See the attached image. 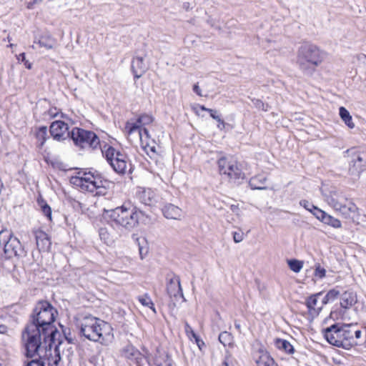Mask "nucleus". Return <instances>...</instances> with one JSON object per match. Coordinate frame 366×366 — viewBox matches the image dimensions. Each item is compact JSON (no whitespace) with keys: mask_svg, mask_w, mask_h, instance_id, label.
I'll return each instance as SVG.
<instances>
[{"mask_svg":"<svg viewBox=\"0 0 366 366\" xmlns=\"http://www.w3.org/2000/svg\"><path fill=\"white\" fill-rule=\"evenodd\" d=\"M331 302L330 300L327 297V294L324 296V297L321 300L320 305L323 307L327 305L328 302Z\"/></svg>","mask_w":366,"mask_h":366,"instance_id":"5fc2aeb1","label":"nucleus"},{"mask_svg":"<svg viewBox=\"0 0 366 366\" xmlns=\"http://www.w3.org/2000/svg\"><path fill=\"white\" fill-rule=\"evenodd\" d=\"M340 116L349 128L352 129L355 127V124L352 122L350 112L343 107L340 108Z\"/></svg>","mask_w":366,"mask_h":366,"instance_id":"c85d7f7f","label":"nucleus"},{"mask_svg":"<svg viewBox=\"0 0 366 366\" xmlns=\"http://www.w3.org/2000/svg\"><path fill=\"white\" fill-rule=\"evenodd\" d=\"M64 333L65 338L66 339V340L68 341L69 343H74V338H73L71 336V333L70 332H69V334H66L65 332V331H64Z\"/></svg>","mask_w":366,"mask_h":366,"instance_id":"864d4df0","label":"nucleus"},{"mask_svg":"<svg viewBox=\"0 0 366 366\" xmlns=\"http://www.w3.org/2000/svg\"><path fill=\"white\" fill-rule=\"evenodd\" d=\"M36 136V138H37L38 141L39 142V147L40 148H41L44 146V143H45V142L46 140V136H47V128H46V127H41L38 129Z\"/></svg>","mask_w":366,"mask_h":366,"instance_id":"72a5a7b5","label":"nucleus"},{"mask_svg":"<svg viewBox=\"0 0 366 366\" xmlns=\"http://www.w3.org/2000/svg\"><path fill=\"white\" fill-rule=\"evenodd\" d=\"M24 65L25 66L29 69H31V64L28 61V60H26L24 61Z\"/></svg>","mask_w":366,"mask_h":366,"instance_id":"052dcab7","label":"nucleus"},{"mask_svg":"<svg viewBox=\"0 0 366 366\" xmlns=\"http://www.w3.org/2000/svg\"><path fill=\"white\" fill-rule=\"evenodd\" d=\"M230 209L232 211V212H234V214H236L237 215L239 214V212L240 209H239L238 204H232L230 206Z\"/></svg>","mask_w":366,"mask_h":366,"instance_id":"603ef678","label":"nucleus"},{"mask_svg":"<svg viewBox=\"0 0 366 366\" xmlns=\"http://www.w3.org/2000/svg\"><path fill=\"white\" fill-rule=\"evenodd\" d=\"M300 205L303 207L306 210L312 213L315 217V214H317V211H320L321 209L315 206L312 203L306 199H302L300 201Z\"/></svg>","mask_w":366,"mask_h":366,"instance_id":"473e14b6","label":"nucleus"},{"mask_svg":"<svg viewBox=\"0 0 366 366\" xmlns=\"http://www.w3.org/2000/svg\"><path fill=\"white\" fill-rule=\"evenodd\" d=\"M21 337L27 358L24 366H31L33 363L37 364V366L58 365L61 357L56 353L58 345L56 344V337L44 335L36 325L29 324L25 327Z\"/></svg>","mask_w":366,"mask_h":366,"instance_id":"f257e3e1","label":"nucleus"},{"mask_svg":"<svg viewBox=\"0 0 366 366\" xmlns=\"http://www.w3.org/2000/svg\"><path fill=\"white\" fill-rule=\"evenodd\" d=\"M357 302V295L352 290L345 291L340 295V306L344 309L352 307Z\"/></svg>","mask_w":366,"mask_h":366,"instance_id":"4be33fe9","label":"nucleus"},{"mask_svg":"<svg viewBox=\"0 0 366 366\" xmlns=\"http://www.w3.org/2000/svg\"><path fill=\"white\" fill-rule=\"evenodd\" d=\"M229 365H233V362L232 361L231 357L229 355L225 357V360L223 362V365L229 366Z\"/></svg>","mask_w":366,"mask_h":366,"instance_id":"3c124183","label":"nucleus"},{"mask_svg":"<svg viewBox=\"0 0 366 366\" xmlns=\"http://www.w3.org/2000/svg\"><path fill=\"white\" fill-rule=\"evenodd\" d=\"M251 100L256 109L264 112L269 111L270 107L267 103H264L261 99L255 98H253Z\"/></svg>","mask_w":366,"mask_h":366,"instance_id":"4c0bfd02","label":"nucleus"},{"mask_svg":"<svg viewBox=\"0 0 366 366\" xmlns=\"http://www.w3.org/2000/svg\"><path fill=\"white\" fill-rule=\"evenodd\" d=\"M315 214V217L325 224H327L335 229H340L342 227L340 220L327 214L323 210L317 211Z\"/></svg>","mask_w":366,"mask_h":366,"instance_id":"6ab92c4d","label":"nucleus"},{"mask_svg":"<svg viewBox=\"0 0 366 366\" xmlns=\"http://www.w3.org/2000/svg\"><path fill=\"white\" fill-rule=\"evenodd\" d=\"M358 208L352 201L343 200L340 202V207L337 208L336 211L339 212L345 219L352 218V216L357 212Z\"/></svg>","mask_w":366,"mask_h":366,"instance_id":"412c9836","label":"nucleus"},{"mask_svg":"<svg viewBox=\"0 0 366 366\" xmlns=\"http://www.w3.org/2000/svg\"><path fill=\"white\" fill-rule=\"evenodd\" d=\"M162 211L164 217L167 219H181L184 215L181 208L171 203L164 204Z\"/></svg>","mask_w":366,"mask_h":366,"instance_id":"aec40b11","label":"nucleus"},{"mask_svg":"<svg viewBox=\"0 0 366 366\" xmlns=\"http://www.w3.org/2000/svg\"><path fill=\"white\" fill-rule=\"evenodd\" d=\"M288 265L292 271L297 273L302 269L303 267V262L302 261L292 259L288 260Z\"/></svg>","mask_w":366,"mask_h":366,"instance_id":"e433bc0d","label":"nucleus"},{"mask_svg":"<svg viewBox=\"0 0 366 366\" xmlns=\"http://www.w3.org/2000/svg\"><path fill=\"white\" fill-rule=\"evenodd\" d=\"M340 291L337 290V289L334 288V289H332V290H330L327 292V297H328L330 301H334L335 300H336L337 298V297L340 295Z\"/></svg>","mask_w":366,"mask_h":366,"instance_id":"a19ab883","label":"nucleus"},{"mask_svg":"<svg viewBox=\"0 0 366 366\" xmlns=\"http://www.w3.org/2000/svg\"><path fill=\"white\" fill-rule=\"evenodd\" d=\"M112 326L92 316L85 317L80 324V334L91 341L104 342L112 337Z\"/></svg>","mask_w":366,"mask_h":366,"instance_id":"423d86ee","label":"nucleus"},{"mask_svg":"<svg viewBox=\"0 0 366 366\" xmlns=\"http://www.w3.org/2000/svg\"><path fill=\"white\" fill-rule=\"evenodd\" d=\"M142 242H145V239H142Z\"/></svg>","mask_w":366,"mask_h":366,"instance_id":"69168bd1","label":"nucleus"},{"mask_svg":"<svg viewBox=\"0 0 366 366\" xmlns=\"http://www.w3.org/2000/svg\"><path fill=\"white\" fill-rule=\"evenodd\" d=\"M326 340L332 345L350 350L359 345L362 331L357 324L337 322L322 330Z\"/></svg>","mask_w":366,"mask_h":366,"instance_id":"f03ea898","label":"nucleus"},{"mask_svg":"<svg viewBox=\"0 0 366 366\" xmlns=\"http://www.w3.org/2000/svg\"><path fill=\"white\" fill-rule=\"evenodd\" d=\"M56 310L47 301H40L35 306L28 324L34 325L43 331V334H49L56 337L60 335L56 328L53 325Z\"/></svg>","mask_w":366,"mask_h":366,"instance_id":"20e7f679","label":"nucleus"},{"mask_svg":"<svg viewBox=\"0 0 366 366\" xmlns=\"http://www.w3.org/2000/svg\"><path fill=\"white\" fill-rule=\"evenodd\" d=\"M266 181L267 177L264 175L258 174L250 179L249 185L252 189L263 190L267 189L264 186Z\"/></svg>","mask_w":366,"mask_h":366,"instance_id":"393cba45","label":"nucleus"},{"mask_svg":"<svg viewBox=\"0 0 366 366\" xmlns=\"http://www.w3.org/2000/svg\"><path fill=\"white\" fill-rule=\"evenodd\" d=\"M167 280V291L169 297L174 298L175 300L179 297L184 298L179 277L172 274L171 275L168 274Z\"/></svg>","mask_w":366,"mask_h":366,"instance_id":"4468645a","label":"nucleus"},{"mask_svg":"<svg viewBox=\"0 0 366 366\" xmlns=\"http://www.w3.org/2000/svg\"><path fill=\"white\" fill-rule=\"evenodd\" d=\"M254 358L257 366H272L274 365V360L267 352H258Z\"/></svg>","mask_w":366,"mask_h":366,"instance_id":"b1692460","label":"nucleus"},{"mask_svg":"<svg viewBox=\"0 0 366 366\" xmlns=\"http://www.w3.org/2000/svg\"><path fill=\"white\" fill-rule=\"evenodd\" d=\"M0 247H2L7 258L12 257H23L25 255L24 248L12 232L6 229L0 231Z\"/></svg>","mask_w":366,"mask_h":366,"instance_id":"9b49d317","label":"nucleus"},{"mask_svg":"<svg viewBox=\"0 0 366 366\" xmlns=\"http://www.w3.org/2000/svg\"><path fill=\"white\" fill-rule=\"evenodd\" d=\"M365 169V161L362 157L357 155V157L352 159L350 162L349 172L353 175H360V174Z\"/></svg>","mask_w":366,"mask_h":366,"instance_id":"5701e85b","label":"nucleus"},{"mask_svg":"<svg viewBox=\"0 0 366 366\" xmlns=\"http://www.w3.org/2000/svg\"><path fill=\"white\" fill-rule=\"evenodd\" d=\"M84 177H71V182L82 190L94 192L97 189L105 188L107 181L98 172H84Z\"/></svg>","mask_w":366,"mask_h":366,"instance_id":"9d476101","label":"nucleus"},{"mask_svg":"<svg viewBox=\"0 0 366 366\" xmlns=\"http://www.w3.org/2000/svg\"><path fill=\"white\" fill-rule=\"evenodd\" d=\"M199 349H202V346H204V342L199 337V341L196 342Z\"/></svg>","mask_w":366,"mask_h":366,"instance_id":"13d9d810","label":"nucleus"},{"mask_svg":"<svg viewBox=\"0 0 366 366\" xmlns=\"http://www.w3.org/2000/svg\"><path fill=\"white\" fill-rule=\"evenodd\" d=\"M139 302L144 307H147L152 310V311L156 313V310L154 305V303L148 294H144L143 295H140L137 297Z\"/></svg>","mask_w":366,"mask_h":366,"instance_id":"c756f323","label":"nucleus"},{"mask_svg":"<svg viewBox=\"0 0 366 366\" xmlns=\"http://www.w3.org/2000/svg\"><path fill=\"white\" fill-rule=\"evenodd\" d=\"M100 239L107 244L113 242L112 237L106 227H101L99 230Z\"/></svg>","mask_w":366,"mask_h":366,"instance_id":"c9c22d12","label":"nucleus"},{"mask_svg":"<svg viewBox=\"0 0 366 366\" xmlns=\"http://www.w3.org/2000/svg\"><path fill=\"white\" fill-rule=\"evenodd\" d=\"M121 357L130 366L132 365H136L137 366H144L146 364L149 365L147 357L130 344L127 345L122 348L121 350Z\"/></svg>","mask_w":366,"mask_h":366,"instance_id":"f8f14e48","label":"nucleus"},{"mask_svg":"<svg viewBox=\"0 0 366 366\" xmlns=\"http://www.w3.org/2000/svg\"><path fill=\"white\" fill-rule=\"evenodd\" d=\"M218 172L222 179L232 184H239L245 177L237 162L222 157L217 160Z\"/></svg>","mask_w":366,"mask_h":366,"instance_id":"0eeeda50","label":"nucleus"},{"mask_svg":"<svg viewBox=\"0 0 366 366\" xmlns=\"http://www.w3.org/2000/svg\"><path fill=\"white\" fill-rule=\"evenodd\" d=\"M325 59V52L316 45L303 43L297 51L296 64L305 76H312Z\"/></svg>","mask_w":366,"mask_h":366,"instance_id":"7ed1b4c3","label":"nucleus"},{"mask_svg":"<svg viewBox=\"0 0 366 366\" xmlns=\"http://www.w3.org/2000/svg\"><path fill=\"white\" fill-rule=\"evenodd\" d=\"M322 295V292H320L308 297L306 300L305 305L308 309L310 315L317 316L320 314L323 306L320 305V298Z\"/></svg>","mask_w":366,"mask_h":366,"instance_id":"dca6fc26","label":"nucleus"},{"mask_svg":"<svg viewBox=\"0 0 366 366\" xmlns=\"http://www.w3.org/2000/svg\"><path fill=\"white\" fill-rule=\"evenodd\" d=\"M137 241L138 242V244H139V254H140L141 259H143L144 255H145L147 253V249H144L143 248V247L141 246V242H140L139 239H137Z\"/></svg>","mask_w":366,"mask_h":366,"instance_id":"a18cd8bd","label":"nucleus"},{"mask_svg":"<svg viewBox=\"0 0 366 366\" xmlns=\"http://www.w3.org/2000/svg\"><path fill=\"white\" fill-rule=\"evenodd\" d=\"M17 59L19 61H23L24 62L26 59V55H25V53H21L18 57H17Z\"/></svg>","mask_w":366,"mask_h":366,"instance_id":"4d7b16f0","label":"nucleus"},{"mask_svg":"<svg viewBox=\"0 0 366 366\" xmlns=\"http://www.w3.org/2000/svg\"><path fill=\"white\" fill-rule=\"evenodd\" d=\"M84 172H78V175L75 176L74 177H84V176H83V173H84Z\"/></svg>","mask_w":366,"mask_h":366,"instance_id":"e2e57ef3","label":"nucleus"},{"mask_svg":"<svg viewBox=\"0 0 366 366\" xmlns=\"http://www.w3.org/2000/svg\"><path fill=\"white\" fill-rule=\"evenodd\" d=\"M102 154L113 169L119 174L131 172V164L127 155L112 146L104 145Z\"/></svg>","mask_w":366,"mask_h":366,"instance_id":"6e6552de","label":"nucleus"},{"mask_svg":"<svg viewBox=\"0 0 366 366\" xmlns=\"http://www.w3.org/2000/svg\"><path fill=\"white\" fill-rule=\"evenodd\" d=\"M140 200L145 205H151L153 202L152 192L150 189L144 190L140 194Z\"/></svg>","mask_w":366,"mask_h":366,"instance_id":"f704fd0d","label":"nucleus"},{"mask_svg":"<svg viewBox=\"0 0 366 366\" xmlns=\"http://www.w3.org/2000/svg\"><path fill=\"white\" fill-rule=\"evenodd\" d=\"M125 131L129 135H131L133 133L137 132L139 137L140 141L143 144V147L146 152L147 153L149 152H151L153 154H157L155 145H151L148 142V140L150 137L147 129H142L140 127V125L137 123H132V122H127L125 125Z\"/></svg>","mask_w":366,"mask_h":366,"instance_id":"ddd939ff","label":"nucleus"},{"mask_svg":"<svg viewBox=\"0 0 366 366\" xmlns=\"http://www.w3.org/2000/svg\"><path fill=\"white\" fill-rule=\"evenodd\" d=\"M219 340L224 346H231L233 344L232 335L226 331L219 334Z\"/></svg>","mask_w":366,"mask_h":366,"instance_id":"2f4dec72","label":"nucleus"},{"mask_svg":"<svg viewBox=\"0 0 366 366\" xmlns=\"http://www.w3.org/2000/svg\"><path fill=\"white\" fill-rule=\"evenodd\" d=\"M209 113L210 117L216 121L221 117L217 110L211 109V110H209Z\"/></svg>","mask_w":366,"mask_h":366,"instance_id":"49530a36","label":"nucleus"},{"mask_svg":"<svg viewBox=\"0 0 366 366\" xmlns=\"http://www.w3.org/2000/svg\"><path fill=\"white\" fill-rule=\"evenodd\" d=\"M362 56L365 59H366V55L365 54H362Z\"/></svg>","mask_w":366,"mask_h":366,"instance_id":"0e129e2a","label":"nucleus"},{"mask_svg":"<svg viewBox=\"0 0 366 366\" xmlns=\"http://www.w3.org/2000/svg\"><path fill=\"white\" fill-rule=\"evenodd\" d=\"M326 270L318 265L315 270V275L320 279L323 278L325 276Z\"/></svg>","mask_w":366,"mask_h":366,"instance_id":"c03bdc74","label":"nucleus"},{"mask_svg":"<svg viewBox=\"0 0 366 366\" xmlns=\"http://www.w3.org/2000/svg\"><path fill=\"white\" fill-rule=\"evenodd\" d=\"M153 121V118L152 116L148 114H143L139 117L137 121L134 123H137L140 125V127L142 125H146L152 123Z\"/></svg>","mask_w":366,"mask_h":366,"instance_id":"58836bf2","label":"nucleus"},{"mask_svg":"<svg viewBox=\"0 0 366 366\" xmlns=\"http://www.w3.org/2000/svg\"><path fill=\"white\" fill-rule=\"evenodd\" d=\"M184 329H185L186 333L188 335H191L192 337L194 338L196 342L199 341V336L194 332L193 329L192 328V327L189 325V323L187 322H185V323H184Z\"/></svg>","mask_w":366,"mask_h":366,"instance_id":"ea45409f","label":"nucleus"},{"mask_svg":"<svg viewBox=\"0 0 366 366\" xmlns=\"http://www.w3.org/2000/svg\"><path fill=\"white\" fill-rule=\"evenodd\" d=\"M55 39L49 34L42 35L38 41V44L41 47H44L46 49H52L55 45Z\"/></svg>","mask_w":366,"mask_h":366,"instance_id":"cd10ccee","label":"nucleus"},{"mask_svg":"<svg viewBox=\"0 0 366 366\" xmlns=\"http://www.w3.org/2000/svg\"><path fill=\"white\" fill-rule=\"evenodd\" d=\"M136 212H137V224H139V222L140 220H144V218H146V219L149 218L148 214H147L142 210L137 209V207H136Z\"/></svg>","mask_w":366,"mask_h":366,"instance_id":"37998d69","label":"nucleus"},{"mask_svg":"<svg viewBox=\"0 0 366 366\" xmlns=\"http://www.w3.org/2000/svg\"><path fill=\"white\" fill-rule=\"evenodd\" d=\"M193 91L194 92H195L198 96L199 97H202L203 94H202V90L201 89L199 88V86H198V84H194L193 86Z\"/></svg>","mask_w":366,"mask_h":366,"instance_id":"8fccbe9b","label":"nucleus"},{"mask_svg":"<svg viewBox=\"0 0 366 366\" xmlns=\"http://www.w3.org/2000/svg\"><path fill=\"white\" fill-rule=\"evenodd\" d=\"M7 330H8L7 326H6L4 325H0V333L1 334H6L7 332Z\"/></svg>","mask_w":366,"mask_h":366,"instance_id":"6e6d98bb","label":"nucleus"},{"mask_svg":"<svg viewBox=\"0 0 366 366\" xmlns=\"http://www.w3.org/2000/svg\"><path fill=\"white\" fill-rule=\"evenodd\" d=\"M57 114L58 111L56 108H50L47 112V114L50 117H55L57 115Z\"/></svg>","mask_w":366,"mask_h":366,"instance_id":"09e8293b","label":"nucleus"},{"mask_svg":"<svg viewBox=\"0 0 366 366\" xmlns=\"http://www.w3.org/2000/svg\"><path fill=\"white\" fill-rule=\"evenodd\" d=\"M233 239L234 242L239 243L241 242L244 239V233L241 230L235 231L232 233Z\"/></svg>","mask_w":366,"mask_h":366,"instance_id":"79ce46f5","label":"nucleus"},{"mask_svg":"<svg viewBox=\"0 0 366 366\" xmlns=\"http://www.w3.org/2000/svg\"><path fill=\"white\" fill-rule=\"evenodd\" d=\"M33 232L35 236L36 244L38 249L40 252L49 251L51 243L48 234L41 229L34 230Z\"/></svg>","mask_w":366,"mask_h":366,"instance_id":"f3484780","label":"nucleus"},{"mask_svg":"<svg viewBox=\"0 0 366 366\" xmlns=\"http://www.w3.org/2000/svg\"><path fill=\"white\" fill-rule=\"evenodd\" d=\"M131 69L134 79H139L147 70V66L143 56H135L132 59Z\"/></svg>","mask_w":366,"mask_h":366,"instance_id":"a211bd4d","label":"nucleus"},{"mask_svg":"<svg viewBox=\"0 0 366 366\" xmlns=\"http://www.w3.org/2000/svg\"><path fill=\"white\" fill-rule=\"evenodd\" d=\"M69 129L68 124L63 121L53 122L50 126V134L57 141L65 139Z\"/></svg>","mask_w":366,"mask_h":366,"instance_id":"2eb2a0df","label":"nucleus"},{"mask_svg":"<svg viewBox=\"0 0 366 366\" xmlns=\"http://www.w3.org/2000/svg\"><path fill=\"white\" fill-rule=\"evenodd\" d=\"M102 215L112 224L127 230H132L137 226L136 207L129 204H124L112 209L104 208Z\"/></svg>","mask_w":366,"mask_h":366,"instance_id":"39448f33","label":"nucleus"},{"mask_svg":"<svg viewBox=\"0 0 366 366\" xmlns=\"http://www.w3.org/2000/svg\"><path fill=\"white\" fill-rule=\"evenodd\" d=\"M197 107L202 110V111H206L209 112V110H211V109L205 107L204 105H199L198 104Z\"/></svg>","mask_w":366,"mask_h":366,"instance_id":"bf43d9fd","label":"nucleus"},{"mask_svg":"<svg viewBox=\"0 0 366 366\" xmlns=\"http://www.w3.org/2000/svg\"><path fill=\"white\" fill-rule=\"evenodd\" d=\"M274 345L278 350L287 354H292L295 352L294 347L291 343L284 339L276 338L274 340Z\"/></svg>","mask_w":366,"mask_h":366,"instance_id":"a878e982","label":"nucleus"},{"mask_svg":"<svg viewBox=\"0 0 366 366\" xmlns=\"http://www.w3.org/2000/svg\"><path fill=\"white\" fill-rule=\"evenodd\" d=\"M76 146L82 149H96L100 146L98 136L92 131L86 130L79 127H74L67 133Z\"/></svg>","mask_w":366,"mask_h":366,"instance_id":"1a4fd4ad","label":"nucleus"},{"mask_svg":"<svg viewBox=\"0 0 366 366\" xmlns=\"http://www.w3.org/2000/svg\"><path fill=\"white\" fill-rule=\"evenodd\" d=\"M343 200L347 201V198L337 192H332L330 196L327 197L328 204L332 207L335 210L340 207V202Z\"/></svg>","mask_w":366,"mask_h":366,"instance_id":"bb28decb","label":"nucleus"},{"mask_svg":"<svg viewBox=\"0 0 366 366\" xmlns=\"http://www.w3.org/2000/svg\"><path fill=\"white\" fill-rule=\"evenodd\" d=\"M38 204L41 207V212L48 218L49 220L51 221V208L50 206L42 199H38Z\"/></svg>","mask_w":366,"mask_h":366,"instance_id":"7c9ffc66","label":"nucleus"},{"mask_svg":"<svg viewBox=\"0 0 366 366\" xmlns=\"http://www.w3.org/2000/svg\"><path fill=\"white\" fill-rule=\"evenodd\" d=\"M217 122H218L217 127L219 129L223 130L224 129H225L226 123L221 117L219 119H217Z\"/></svg>","mask_w":366,"mask_h":366,"instance_id":"de8ad7c7","label":"nucleus"},{"mask_svg":"<svg viewBox=\"0 0 366 366\" xmlns=\"http://www.w3.org/2000/svg\"><path fill=\"white\" fill-rule=\"evenodd\" d=\"M234 327H235V328H236V329H237V330H238V331H239V332H240L241 326H240V324H239V323H238V322H234Z\"/></svg>","mask_w":366,"mask_h":366,"instance_id":"680f3d73","label":"nucleus"}]
</instances>
